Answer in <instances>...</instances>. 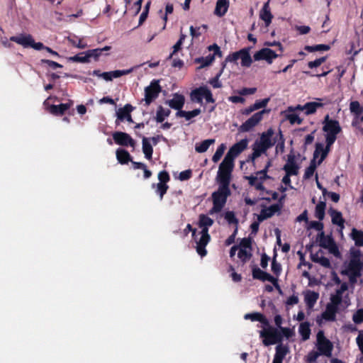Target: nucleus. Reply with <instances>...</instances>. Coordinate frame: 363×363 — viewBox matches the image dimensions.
Returning a JSON list of instances; mask_svg holds the SVG:
<instances>
[{"mask_svg":"<svg viewBox=\"0 0 363 363\" xmlns=\"http://www.w3.org/2000/svg\"><path fill=\"white\" fill-rule=\"evenodd\" d=\"M274 135L272 128H269L267 131L263 132L259 140H256L252 145V153L249 158L254 161L256 158L261 156L262 154L265 153L266 151L272 147L276 143V139L272 141V137Z\"/></svg>","mask_w":363,"mask_h":363,"instance_id":"obj_1","label":"nucleus"},{"mask_svg":"<svg viewBox=\"0 0 363 363\" xmlns=\"http://www.w3.org/2000/svg\"><path fill=\"white\" fill-rule=\"evenodd\" d=\"M217 191L213 192L211 197L213 207L209 211L210 214L219 213L226 203L228 197L231 194L230 184L225 183H218Z\"/></svg>","mask_w":363,"mask_h":363,"instance_id":"obj_2","label":"nucleus"},{"mask_svg":"<svg viewBox=\"0 0 363 363\" xmlns=\"http://www.w3.org/2000/svg\"><path fill=\"white\" fill-rule=\"evenodd\" d=\"M234 168V160L225 156L219 165L216 177L217 183H225L230 184L232 172Z\"/></svg>","mask_w":363,"mask_h":363,"instance_id":"obj_3","label":"nucleus"},{"mask_svg":"<svg viewBox=\"0 0 363 363\" xmlns=\"http://www.w3.org/2000/svg\"><path fill=\"white\" fill-rule=\"evenodd\" d=\"M323 124V131L325 133V139L336 140L337 135L342 131L339 121L330 118L329 115L327 114Z\"/></svg>","mask_w":363,"mask_h":363,"instance_id":"obj_4","label":"nucleus"},{"mask_svg":"<svg viewBox=\"0 0 363 363\" xmlns=\"http://www.w3.org/2000/svg\"><path fill=\"white\" fill-rule=\"evenodd\" d=\"M10 40L22 45L23 48H32L36 50H45L43 43H35L33 36L30 34H20L16 36H11Z\"/></svg>","mask_w":363,"mask_h":363,"instance_id":"obj_5","label":"nucleus"},{"mask_svg":"<svg viewBox=\"0 0 363 363\" xmlns=\"http://www.w3.org/2000/svg\"><path fill=\"white\" fill-rule=\"evenodd\" d=\"M162 87L159 79H153L149 86L145 88V105L150 106L160 95Z\"/></svg>","mask_w":363,"mask_h":363,"instance_id":"obj_6","label":"nucleus"},{"mask_svg":"<svg viewBox=\"0 0 363 363\" xmlns=\"http://www.w3.org/2000/svg\"><path fill=\"white\" fill-rule=\"evenodd\" d=\"M316 242L319 246L327 249L335 256H339L340 252L333 238L330 235H325L323 231L318 233L316 238Z\"/></svg>","mask_w":363,"mask_h":363,"instance_id":"obj_7","label":"nucleus"},{"mask_svg":"<svg viewBox=\"0 0 363 363\" xmlns=\"http://www.w3.org/2000/svg\"><path fill=\"white\" fill-rule=\"evenodd\" d=\"M201 230L199 233L201 235L198 240L196 238V252L201 257H205L207 255V250L206 249V245L211 241V235L208 233V227H199Z\"/></svg>","mask_w":363,"mask_h":363,"instance_id":"obj_8","label":"nucleus"},{"mask_svg":"<svg viewBox=\"0 0 363 363\" xmlns=\"http://www.w3.org/2000/svg\"><path fill=\"white\" fill-rule=\"evenodd\" d=\"M316 347L318 352L324 356L331 357L333 350V343L325 337L323 330H320L317 334Z\"/></svg>","mask_w":363,"mask_h":363,"instance_id":"obj_9","label":"nucleus"},{"mask_svg":"<svg viewBox=\"0 0 363 363\" xmlns=\"http://www.w3.org/2000/svg\"><path fill=\"white\" fill-rule=\"evenodd\" d=\"M268 112L269 110L263 109L255 113L240 126L239 131L249 132L262 120L264 113Z\"/></svg>","mask_w":363,"mask_h":363,"instance_id":"obj_10","label":"nucleus"},{"mask_svg":"<svg viewBox=\"0 0 363 363\" xmlns=\"http://www.w3.org/2000/svg\"><path fill=\"white\" fill-rule=\"evenodd\" d=\"M281 55V54H277L270 48H264L256 52L253 57L255 61L266 60V62L270 65L273 62L274 59Z\"/></svg>","mask_w":363,"mask_h":363,"instance_id":"obj_11","label":"nucleus"},{"mask_svg":"<svg viewBox=\"0 0 363 363\" xmlns=\"http://www.w3.org/2000/svg\"><path fill=\"white\" fill-rule=\"evenodd\" d=\"M318 101L307 102L304 104L305 114L306 116L313 114L318 108L331 104V100L328 98H317Z\"/></svg>","mask_w":363,"mask_h":363,"instance_id":"obj_12","label":"nucleus"},{"mask_svg":"<svg viewBox=\"0 0 363 363\" xmlns=\"http://www.w3.org/2000/svg\"><path fill=\"white\" fill-rule=\"evenodd\" d=\"M113 139L114 142L121 146H130L134 147L135 145V141L131 138V136L124 132L116 131L113 133Z\"/></svg>","mask_w":363,"mask_h":363,"instance_id":"obj_13","label":"nucleus"},{"mask_svg":"<svg viewBox=\"0 0 363 363\" xmlns=\"http://www.w3.org/2000/svg\"><path fill=\"white\" fill-rule=\"evenodd\" d=\"M247 139H242L239 142L235 143L232 147H230L225 156L235 160V159L247 147Z\"/></svg>","mask_w":363,"mask_h":363,"instance_id":"obj_14","label":"nucleus"},{"mask_svg":"<svg viewBox=\"0 0 363 363\" xmlns=\"http://www.w3.org/2000/svg\"><path fill=\"white\" fill-rule=\"evenodd\" d=\"M282 208V204L274 203L269 207L262 208L260 214L257 216V220L262 222L264 220L272 217L276 213H279Z\"/></svg>","mask_w":363,"mask_h":363,"instance_id":"obj_15","label":"nucleus"},{"mask_svg":"<svg viewBox=\"0 0 363 363\" xmlns=\"http://www.w3.org/2000/svg\"><path fill=\"white\" fill-rule=\"evenodd\" d=\"M259 332L260 337L263 338L262 343L264 346H269L277 344L275 340L274 333L273 332L274 327L269 324V326H266Z\"/></svg>","mask_w":363,"mask_h":363,"instance_id":"obj_16","label":"nucleus"},{"mask_svg":"<svg viewBox=\"0 0 363 363\" xmlns=\"http://www.w3.org/2000/svg\"><path fill=\"white\" fill-rule=\"evenodd\" d=\"M362 264L359 258H352L350 259L347 269L342 272L345 274H352L353 277H360Z\"/></svg>","mask_w":363,"mask_h":363,"instance_id":"obj_17","label":"nucleus"},{"mask_svg":"<svg viewBox=\"0 0 363 363\" xmlns=\"http://www.w3.org/2000/svg\"><path fill=\"white\" fill-rule=\"evenodd\" d=\"M185 103V98L182 94L176 93L173 95V99L167 101V104L170 108L177 110L178 111H182V108Z\"/></svg>","mask_w":363,"mask_h":363,"instance_id":"obj_18","label":"nucleus"},{"mask_svg":"<svg viewBox=\"0 0 363 363\" xmlns=\"http://www.w3.org/2000/svg\"><path fill=\"white\" fill-rule=\"evenodd\" d=\"M133 108L132 105L129 104H125L123 108H119L116 112L118 120L123 121L126 119L127 121L132 123L133 119L130 113L133 111Z\"/></svg>","mask_w":363,"mask_h":363,"instance_id":"obj_19","label":"nucleus"},{"mask_svg":"<svg viewBox=\"0 0 363 363\" xmlns=\"http://www.w3.org/2000/svg\"><path fill=\"white\" fill-rule=\"evenodd\" d=\"M252 274L253 279L260 280L262 281H269L274 279V277L272 275L260 269L257 266H254L252 267Z\"/></svg>","mask_w":363,"mask_h":363,"instance_id":"obj_20","label":"nucleus"},{"mask_svg":"<svg viewBox=\"0 0 363 363\" xmlns=\"http://www.w3.org/2000/svg\"><path fill=\"white\" fill-rule=\"evenodd\" d=\"M72 102L60 104L59 105H51L49 107V112L54 116H62L71 107Z\"/></svg>","mask_w":363,"mask_h":363,"instance_id":"obj_21","label":"nucleus"},{"mask_svg":"<svg viewBox=\"0 0 363 363\" xmlns=\"http://www.w3.org/2000/svg\"><path fill=\"white\" fill-rule=\"evenodd\" d=\"M337 312V308L332 305L327 304L325 311L321 314V317L326 321L333 322L336 320V314Z\"/></svg>","mask_w":363,"mask_h":363,"instance_id":"obj_22","label":"nucleus"},{"mask_svg":"<svg viewBox=\"0 0 363 363\" xmlns=\"http://www.w3.org/2000/svg\"><path fill=\"white\" fill-rule=\"evenodd\" d=\"M329 213L331 216L332 223L339 226L342 230L344 228L345 219L342 218L341 212L331 208L329 210Z\"/></svg>","mask_w":363,"mask_h":363,"instance_id":"obj_23","label":"nucleus"},{"mask_svg":"<svg viewBox=\"0 0 363 363\" xmlns=\"http://www.w3.org/2000/svg\"><path fill=\"white\" fill-rule=\"evenodd\" d=\"M244 318L252 321H258L264 326H269V320L262 313L258 312L247 313L245 315Z\"/></svg>","mask_w":363,"mask_h":363,"instance_id":"obj_24","label":"nucleus"},{"mask_svg":"<svg viewBox=\"0 0 363 363\" xmlns=\"http://www.w3.org/2000/svg\"><path fill=\"white\" fill-rule=\"evenodd\" d=\"M318 298V293L315 292L313 291L308 290L304 296V301L306 302L307 307L309 309L312 308L315 306Z\"/></svg>","mask_w":363,"mask_h":363,"instance_id":"obj_25","label":"nucleus"},{"mask_svg":"<svg viewBox=\"0 0 363 363\" xmlns=\"http://www.w3.org/2000/svg\"><path fill=\"white\" fill-rule=\"evenodd\" d=\"M250 48H245L240 50V58L241 59V65L249 67L252 63V57L250 55Z\"/></svg>","mask_w":363,"mask_h":363,"instance_id":"obj_26","label":"nucleus"},{"mask_svg":"<svg viewBox=\"0 0 363 363\" xmlns=\"http://www.w3.org/2000/svg\"><path fill=\"white\" fill-rule=\"evenodd\" d=\"M259 16L260 18L264 21L266 26H269L273 18V16L269 9V1L264 4L260 11Z\"/></svg>","mask_w":363,"mask_h":363,"instance_id":"obj_27","label":"nucleus"},{"mask_svg":"<svg viewBox=\"0 0 363 363\" xmlns=\"http://www.w3.org/2000/svg\"><path fill=\"white\" fill-rule=\"evenodd\" d=\"M206 86H199L191 91L190 97L191 100L194 102L202 104L203 99L205 94Z\"/></svg>","mask_w":363,"mask_h":363,"instance_id":"obj_28","label":"nucleus"},{"mask_svg":"<svg viewBox=\"0 0 363 363\" xmlns=\"http://www.w3.org/2000/svg\"><path fill=\"white\" fill-rule=\"evenodd\" d=\"M116 158L121 164H126L131 161L132 157L130 153L125 149L118 148L116 152Z\"/></svg>","mask_w":363,"mask_h":363,"instance_id":"obj_29","label":"nucleus"},{"mask_svg":"<svg viewBox=\"0 0 363 363\" xmlns=\"http://www.w3.org/2000/svg\"><path fill=\"white\" fill-rule=\"evenodd\" d=\"M228 0H218L214 11L215 14L218 16H224L228 11Z\"/></svg>","mask_w":363,"mask_h":363,"instance_id":"obj_30","label":"nucleus"},{"mask_svg":"<svg viewBox=\"0 0 363 363\" xmlns=\"http://www.w3.org/2000/svg\"><path fill=\"white\" fill-rule=\"evenodd\" d=\"M111 49V46H105L103 48H96L86 50L89 58H94L95 61H98L100 56L102 55L103 52L108 51Z\"/></svg>","mask_w":363,"mask_h":363,"instance_id":"obj_31","label":"nucleus"},{"mask_svg":"<svg viewBox=\"0 0 363 363\" xmlns=\"http://www.w3.org/2000/svg\"><path fill=\"white\" fill-rule=\"evenodd\" d=\"M310 323L308 322L301 323L299 325L298 333L301 335L302 340L306 341L309 339L311 335Z\"/></svg>","mask_w":363,"mask_h":363,"instance_id":"obj_32","label":"nucleus"},{"mask_svg":"<svg viewBox=\"0 0 363 363\" xmlns=\"http://www.w3.org/2000/svg\"><path fill=\"white\" fill-rule=\"evenodd\" d=\"M276 352L274 356V358L277 359L283 360L286 355L289 353V349L287 345H284L282 344L278 345L275 348Z\"/></svg>","mask_w":363,"mask_h":363,"instance_id":"obj_33","label":"nucleus"},{"mask_svg":"<svg viewBox=\"0 0 363 363\" xmlns=\"http://www.w3.org/2000/svg\"><path fill=\"white\" fill-rule=\"evenodd\" d=\"M201 113L200 108H196L191 111H180L176 113L177 117H184L186 121L191 120L192 118L199 116Z\"/></svg>","mask_w":363,"mask_h":363,"instance_id":"obj_34","label":"nucleus"},{"mask_svg":"<svg viewBox=\"0 0 363 363\" xmlns=\"http://www.w3.org/2000/svg\"><path fill=\"white\" fill-rule=\"evenodd\" d=\"M143 152L146 159H152L153 148L150 142L148 141V139L145 137H143Z\"/></svg>","mask_w":363,"mask_h":363,"instance_id":"obj_35","label":"nucleus"},{"mask_svg":"<svg viewBox=\"0 0 363 363\" xmlns=\"http://www.w3.org/2000/svg\"><path fill=\"white\" fill-rule=\"evenodd\" d=\"M215 143V139H207L200 143L196 144L195 150L197 152L203 153L207 151L209 146Z\"/></svg>","mask_w":363,"mask_h":363,"instance_id":"obj_36","label":"nucleus"},{"mask_svg":"<svg viewBox=\"0 0 363 363\" xmlns=\"http://www.w3.org/2000/svg\"><path fill=\"white\" fill-rule=\"evenodd\" d=\"M351 236L356 246L363 247V231L353 228L352 230Z\"/></svg>","mask_w":363,"mask_h":363,"instance_id":"obj_37","label":"nucleus"},{"mask_svg":"<svg viewBox=\"0 0 363 363\" xmlns=\"http://www.w3.org/2000/svg\"><path fill=\"white\" fill-rule=\"evenodd\" d=\"M171 113V111L168 108L165 109L162 106H159L156 113V121L157 123H162L166 117H168Z\"/></svg>","mask_w":363,"mask_h":363,"instance_id":"obj_38","label":"nucleus"},{"mask_svg":"<svg viewBox=\"0 0 363 363\" xmlns=\"http://www.w3.org/2000/svg\"><path fill=\"white\" fill-rule=\"evenodd\" d=\"M326 203L325 201H320L315 206V216L322 220L325 218Z\"/></svg>","mask_w":363,"mask_h":363,"instance_id":"obj_39","label":"nucleus"},{"mask_svg":"<svg viewBox=\"0 0 363 363\" xmlns=\"http://www.w3.org/2000/svg\"><path fill=\"white\" fill-rule=\"evenodd\" d=\"M69 60L74 62H80V63H89L90 62V60L89 58L86 51L82 52L77 55L70 57L69 58Z\"/></svg>","mask_w":363,"mask_h":363,"instance_id":"obj_40","label":"nucleus"},{"mask_svg":"<svg viewBox=\"0 0 363 363\" xmlns=\"http://www.w3.org/2000/svg\"><path fill=\"white\" fill-rule=\"evenodd\" d=\"M285 118L286 120L289 121L291 125L295 123L301 125L303 123V119L298 116V115L295 112H286V110L284 111Z\"/></svg>","mask_w":363,"mask_h":363,"instance_id":"obj_41","label":"nucleus"},{"mask_svg":"<svg viewBox=\"0 0 363 363\" xmlns=\"http://www.w3.org/2000/svg\"><path fill=\"white\" fill-rule=\"evenodd\" d=\"M330 49V46L326 44H319L315 45H306L304 50L309 52H313L317 51H328Z\"/></svg>","mask_w":363,"mask_h":363,"instance_id":"obj_42","label":"nucleus"},{"mask_svg":"<svg viewBox=\"0 0 363 363\" xmlns=\"http://www.w3.org/2000/svg\"><path fill=\"white\" fill-rule=\"evenodd\" d=\"M350 110L354 116L359 117L363 113V106H362L357 101L350 102Z\"/></svg>","mask_w":363,"mask_h":363,"instance_id":"obj_43","label":"nucleus"},{"mask_svg":"<svg viewBox=\"0 0 363 363\" xmlns=\"http://www.w3.org/2000/svg\"><path fill=\"white\" fill-rule=\"evenodd\" d=\"M214 221L212 218L205 214H200L199 216V227H211Z\"/></svg>","mask_w":363,"mask_h":363,"instance_id":"obj_44","label":"nucleus"},{"mask_svg":"<svg viewBox=\"0 0 363 363\" xmlns=\"http://www.w3.org/2000/svg\"><path fill=\"white\" fill-rule=\"evenodd\" d=\"M312 260L314 262L320 264L321 266L324 267H331L330 259L325 257H318V255H312Z\"/></svg>","mask_w":363,"mask_h":363,"instance_id":"obj_45","label":"nucleus"},{"mask_svg":"<svg viewBox=\"0 0 363 363\" xmlns=\"http://www.w3.org/2000/svg\"><path fill=\"white\" fill-rule=\"evenodd\" d=\"M214 61V55L209 54L206 57H201L196 60V62L201 64L200 67L203 68L210 65Z\"/></svg>","mask_w":363,"mask_h":363,"instance_id":"obj_46","label":"nucleus"},{"mask_svg":"<svg viewBox=\"0 0 363 363\" xmlns=\"http://www.w3.org/2000/svg\"><path fill=\"white\" fill-rule=\"evenodd\" d=\"M277 255L275 254L272 261V271L276 275V278H278L281 273V265L276 259Z\"/></svg>","mask_w":363,"mask_h":363,"instance_id":"obj_47","label":"nucleus"},{"mask_svg":"<svg viewBox=\"0 0 363 363\" xmlns=\"http://www.w3.org/2000/svg\"><path fill=\"white\" fill-rule=\"evenodd\" d=\"M277 138H278V139L276 151H280L281 152H283L285 148V138L281 130H279Z\"/></svg>","mask_w":363,"mask_h":363,"instance_id":"obj_48","label":"nucleus"},{"mask_svg":"<svg viewBox=\"0 0 363 363\" xmlns=\"http://www.w3.org/2000/svg\"><path fill=\"white\" fill-rule=\"evenodd\" d=\"M169 189L167 184H163L158 182L156 184V193L160 196V200L162 201L164 195L167 193Z\"/></svg>","mask_w":363,"mask_h":363,"instance_id":"obj_49","label":"nucleus"},{"mask_svg":"<svg viewBox=\"0 0 363 363\" xmlns=\"http://www.w3.org/2000/svg\"><path fill=\"white\" fill-rule=\"evenodd\" d=\"M283 169L290 176L297 175L298 173V166L296 164H286Z\"/></svg>","mask_w":363,"mask_h":363,"instance_id":"obj_50","label":"nucleus"},{"mask_svg":"<svg viewBox=\"0 0 363 363\" xmlns=\"http://www.w3.org/2000/svg\"><path fill=\"white\" fill-rule=\"evenodd\" d=\"M252 253L247 251V250L242 248L239 249L238 257L243 264L246 263L252 257Z\"/></svg>","mask_w":363,"mask_h":363,"instance_id":"obj_51","label":"nucleus"},{"mask_svg":"<svg viewBox=\"0 0 363 363\" xmlns=\"http://www.w3.org/2000/svg\"><path fill=\"white\" fill-rule=\"evenodd\" d=\"M226 147L224 144H221L220 145L216 152L214 153V155H213V157H212V160L213 162H218L221 157L223 156V153H224V151L225 150Z\"/></svg>","mask_w":363,"mask_h":363,"instance_id":"obj_52","label":"nucleus"},{"mask_svg":"<svg viewBox=\"0 0 363 363\" xmlns=\"http://www.w3.org/2000/svg\"><path fill=\"white\" fill-rule=\"evenodd\" d=\"M225 219L228 224H235V227L238 225V219L235 217L233 211H227L225 214Z\"/></svg>","mask_w":363,"mask_h":363,"instance_id":"obj_53","label":"nucleus"},{"mask_svg":"<svg viewBox=\"0 0 363 363\" xmlns=\"http://www.w3.org/2000/svg\"><path fill=\"white\" fill-rule=\"evenodd\" d=\"M240 58V50L228 55L222 63V70L225 68L226 62H236Z\"/></svg>","mask_w":363,"mask_h":363,"instance_id":"obj_54","label":"nucleus"},{"mask_svg":"<svg viewBox=\"0 0 363 363\" xmlns=\"http://www.w3.org/2000/svg\"><path fill=\"white\" fill-rule=\"evenodd\" d=\"M327 58H328L327 56H324V57L318 58L313 61H310L308 63V67L310 69L318 67L320 66L323 62H325L326 61Z\"/></svg>","mask_w":363,"mask_h":363,"instance_id":"obj_55","label":"nucleus"},{"mask_svg":"<svg viewBox=\"0 0 363 363\" xmlns=\"http://www.w3.org/2000/svg\"><path fill=\"white\" fill-rule=\"evenodd\" d=\"M352 320L356 324L363 323V308L358 309L352 316Z\"/></svg>","mask_w":363,"mask_h":363,"instance_id":"obj_56","label":"nucleus"},{"mask_svg":"<svg viewBox=\"0 0 363 363\" xmlns=\"http://www.w3.org/2000/svg\"><path fill=\"white\" fill-rule=\"evenodd\" d=\"M320 355H322L318 351L312 350L307 355V362L308 363H315Z\"/></svg>","mask_w":363,"mask_h":363,"instance_id":"obj_57","label":"nucleus"},{"mask_svg":"<svg viewBox=\"0 0 363 363\" xmlns=\"http://www.w3.org/2000/svg\"><path fill=\"white\" fill-rule=\"evenodd\" d=\"M158 179L160 183L167 184L170 180V176L167 171L163 170L159 172Z\"/></svg>","mask_w":363,"mask_h":363,"instance_id":"obj_58","label":"nucleus"},{"mask_svg":"<svg viewBox=\"0 0 363 363\" xmlns=\"http://www.w3.org/2000/svg\"><path fill=\"white\" fill-rule=\"evenodd\" d=\"M342 297L337 295L333 294L330 296V303H329V305H332L333 306H335L336 308H339L340 304L342 303Z\"/></svg>","mask_w":363,"mask_h":363,"instance_id":"obj_59","label":"nucleus"},{"mask_svg":"<svg viewBox=\"0 0 363 363\" xmlns=\"http://www.w3.org/2000/svg\"><path fill=\"white\" fill-rule=\"evenodd\" d=\"M40 62H41V64H46L50 67H51L52 69H56L57 68L62 67V65L61 64H59L58 62H56L50 60L42 59L40 60Z\"/></svg>","mask_w":363,"mask_h":363,"instance_id":"obj_60","label":"nucleus"},{"mask_svg":"<svg viewBox=\"0 0 363 363\" xmlns=\"http://www.w3.org/2000/svg\"><path fill=\"white\" fill-rule=\"evenodd\" d=\"M279 330L281 331L282 337H285L287 339L292 337L295 335L294 330L289 328L282 327Z\"/></svg>","mask_w":363,"mask_h":363,"instance_id":"obj_61","label":"nucleus"},{"mask_svg":"<svg viewBox=\"0 0 363 363\" xmlns=\"http://www.w3.org/2000/svg\"><path fill=\"white\" fill-rule=\"evenodd\" d=\"M269 101V98H266L262 100H257L255 103L253 104L254 108L258 110L262 108H264L267 106V104Z\"/></svg>","mask_w":363,"mask_h":363,"instance_id":"obj_62","label":"nucleus"},{"mask_svg":"<svg viewBox=\"0 0 363 363\" xmlns=\"http://www.w3.org/2000/svg\"><path fill=\"white\" fill-rule=\"evenodd\" d=\"M192 177V171L191 169H186L184 171H182L179 173V179L180 181H186L191 179Z\"/></svg>","mask_w":363,"mask_h":363,"instance_id":"obj_63","label":"nucleus"},{"mask_svg":"<svg viewBox=\"0 0 363 363\" xmlns=\"http://www.w3.org/2000/svg\"><path fill=\"white\" fill-rule=\"evenodd\" d=\"M222 69L221 71L213 78H212L209 83L212 85L213 88H220L222 86V83L219 81V77L222 74Z\"/></svg>","mask_w":363,"mask_h":363,"instance_id":"obj_64","label":"nucleus"}]
</instances>
